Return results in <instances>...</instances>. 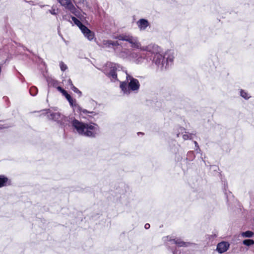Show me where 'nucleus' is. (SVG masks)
Listing matches in <instances>:
<instances>
[{
	"mask_svg": "<svg viewBox=\"0 0 254 254\" xmlns=\"http://www.w3.org/2000/svg\"><path fill=\"white\" fill-rule=\"evenodd\" d=\"M109 68L104 70V73L110 79L112 82L118 81L117 71L122 70L126 74V80L124 81H120V87L123 93L128 95L131 92L137 93L139 88L140 83L139 81L129 74L127 70H124L122 65L118 64L110 63L108 64Z\"/></svg>",
	"mask_w": 254,
	"mask_h": 254,
	"instance_id": "1",
	"label": "nucleus"
},
{
	"mask_svg": "<svg viewBox=\"0 0 254 254\" xmlns=\"http://www.w3.org/2000/svg\"><path fill=\"white\" fill-rule=\"evenodd\" d=\"M71 122L73 129L79 135L90 138H95L100 133V127L95 123H85L75 118L62 115L58 124L62 128L65 127Z\"/></svg>",
	"mask_w": 254,
	"mask_h": 254,
	"instance_id": "2",
	"label": "nucleus"
},
{
	"mask_svg": "<svg viewBox=\"0 0 254 254\" xmlns=\"http://www.w3.org/2000/svg\"><path fill=\"white\" fill-rule=\"evenodd\" d=\"M159 49L158 46L151 44L146 47L145 50L148 52L149 60L162 70L172 65L174 57L171 51H167L164 55L160 54Z\"/></svg>",
	"mask_w": 254,
	"mask_h": 254,
	"instance_id": "3",
	"label": "nucleus"
},
{
	"mask_svg": "<svg viewBox=\"0 0 254 254\" xmlns=\"http://www.w3.org/2000/svg\"><path fill=\"white\" fill-rule=\"evenodd\" d=\"M119 56L121 57H126L136 64H141L144 62L145 60L147 61L149 59L148 52H134L129 51L128 50L124 49L121 52Z\"/></svg>",
	"mask_w": 254,
	"mask_h": 254,
	"instance_id": "4",
	"label": "nucleus"
},
{
	"mask_svg": "<svg viewBox=\"0 0 254 254\" xmlns=\"http://www.w3.org/2000/svg\"><path fill=\"white\" fill-rule=\"evenodd\" d=\"M116 39L120 41H124L130 44V47L132 48L139 49L140 47V43L138 39L136 36H133L128 34H122L118 35Z\"/></svg>",
	"mask_w": 254,
	"mask_h": 254,
	"instance_id": "5",
	"label": "nucleus"
},
{
	"mask_svg": "<svg viewBox=\"0 0 254 254\" xmlns=\"http://www.w3.org/2000/svg\"><path fill=\"white\" fill-rule=\"evenodd\" d=\"M77 112L81 116L85 115L86 116L84 117L90 122L95 121V117L98 115V113L94 111H88L83 109L80 106H77Z\"/></svg>",
	"mask_w": 254,
	"mask_h": 254,
	"instance_id": "6",
	"label": "nucleus"
},
{
	"mask_svg": "<svg viewBox=\"0 0 254 254\" xmlns=\"http://www.w3.org/2000/svg\"><path fill=\"white\" fill-rule=\"evenodd\" d=\"M103 43L105 47L110 48L112 47L115 52L119 55L123 51L122 50V46L118 41L104 40Z\"/></svg>",
	"mask_w": 254,
	"mask_h": 254,
	"instance_id": "7",
	"label": "nucleus"
},
{
	"mask_svg": "<svg viewBox=\"0 0 254 254\" xmlns=\"http://www.w3.org/2000/svg\"><path fill=\"white\" fill-rule=\"evenodd\" d=\"M167 241L170 242L171 244H175L178 247L187 248L190 246V243L185 242L180 238H173L172 237L167 236Z\"/></svg>",
	"mask_w": 254,
	"mask_h": 254,
	"instance_id": "8",
	"label": "nucleus"
},
{
	"mask_svg": "<svg viewBox=\"0 0 254 254\" xmlns=\"http://www.w3.org/2000/svg\"><path fill=\"white\" fill-rule=\"evenodd\" d=\"M45 111L46 112V113L47 114V118L49 120L56 122L58 124L63 114L59 112H53L50 109H46Z\"/></svg>",
	"mask_w": 254,
	"mask_h": 254,
	"instance_id": "9",
	"label": "nucleus"
},
{
	"mask_svg": "<svg viewBox=\"0 0 254 254\" xmlns=\"http://www.w3.org/2000/svg\"><path fill=\"white\" fill-rule=\"evenodd\" d=\"M79 28L88 40L92 41L95 38L94 33L90 30L87 26L83 23L79 27Z\"/></svg>",
	"mask_w": 254,
	"mask_h": 254,
	"instance_id": "10",
	"label": "nucleus"
},
{
	"mask_svg": "<svg viewBox=\"0 0 254 254\" xmlns=\"http://www.w3.org/2000/svg\"><path fill=\"white\" fill-rule=\"evenodd\" d=\"M175 133L177 137H179L180 135H182V137L184 140H188L190 138V134L189 132L186 131V129L182 127H177L175 129Z\"/></svg>",
	"mask_w": 254,
	"mask_h": 254,
	"instance_id": "11",
	"label": "nucleus"
},
{
	"mask_svg": "<svg viewBox=\"0 0 254 254\" xmlns=\"http://www.w3.org/2000/svg\"><path fill=\"white\" fill-rule=\"evenodd\" d=\"M230 244L228 242L222 241L219 243L216 247V251L219 254L226 252L229 248Z\"/></svg>",
	"mask_w": 254,
	"mask_h": 254,
	"instance_id": "12",
	"label": "nucleus"
},
{
	"mask_svg": "<svg viewBox=\"0 0 254 254\" xmlns=\"http://www.w3.org/2000/svg\"><path fill=\"white\" fill-rule=\"evenodd\" d=\"M2 44L4 45V46L3 49H0V53L2 51V52L4 53L3 54L6 56V54L13 50L14 45L11 40H10V42H9L7 44H6L4 41H3Z\"/></svg>",
	"mask_w": 254,
	"mask_h": 254,
	"instance_id": "13",
	"label": "nucleus"
},
{
	"mask_svg": "<svg viewBox=\"0 0 254 254\" xmlns=\"http://www.w3.org/2000/svg\"><path fill=\"white\" fill-rule=\"evenodd\" d=\"M58 1L63 6H67L68 8L70 10V11L77 16L75 13L76 8L70 2V0H58Z\"/></svg>",
	"mask_w": 254,
	"mask_h": 254,
	"instance_id": "14",
	"label": "nucleus"
},
{
	"mask_svg": "<svg viewBox=\"0 0 254 254\" xmlns=\"http://www.w3.org/2000/svg\"><path fill=\"white\" fill-rule=\"evenodd\" d=\"M11 185V180L4 175H0V188Z\"/></svg>",
	"mask_w": 254,
	"mask_h": 254,
	"instance_id": "15",
	"label": "nucleus"
},
{
	"mask_svg": "<svg viewBox=\"0 0 254 254\" xmlns=\"http://www.w3.org/2000/svg\"><path fill=\"white\" fill-rule=\"evenodd\" d=\"M137 24L140 30H145L149 26V22L147 20L142 18L137 21Z\"/></svg>",
	"mask_w": 254,
	"mask_h": 254,
	"instance_id": "16",
	"label": "nucleus"
},
{
	"mask_svg": "<svg viewBox=\"0 0 254 254\" xmlns=\"http://www.w3.org/2000/svg\"><path fill=\"white\" fill-rule=\"evenodd\" d=\"M218 232L217 231L215 230L212 232V234L211 235H206L205 236L206 240H208L209 242H212L214 240L218 237Z\"/></svg>",
	"mask_w": 254,
	"mask_h": 254,
	"instance_id": "17",
	"label": "nucleus"
},
{
	"mask_svg": "<svg viewBox=\"0 0 254 254\" xmlns=\"http://www.w3.org/2000/svg\"><path fill=\"white\" fill-rule=\"evenodd\" d=\"M223 185H224V192L225 193V194L226 195V198L227 199V201L228 202L229 200V197H233V195L232 194V192L228 190L227 191V189H228V185L226 181H223Z\"/></svg>",
	"mask_w": 254,
	"mask_h": 254,
	"instance_id": "18",
	"label": "nucleus"
},
{
	"mask_svg": "<svg viewBox=\"0 0 254 254\" xmlns=\"http://www.w3.org/2000/svg\"><path fill=\"white\" fill-rule=\"evenodd\" d=\"M254 235V233L251 231H247L242 233V236L246 238H252Z\"/></svg>",
	"mask_w": 254,
	"mask_h": 254,
	"instance_id": "19",
	"label": "nucleus"
},
{
	"mask_svg": "<svg viewBox=\"0 0 254 254\" xmlns=\"http://www.w3.org/2000/svg\"><path fill=\"white\" fill-rule=\"evenodd\" d=\"M69 18H71L72 20L73 21L74 24L77 25L78 27H80V26L82 24V23L78 20L77 18H76L75 17L73 16H68Z\"/></svg>",
	"mask_w": 254,
	"mask_h": 254,
	"instance_id": "20",
	"label": "nucleus"
},
{
	"mask_svg": "<svg viewBox=\"0 0 254 254\" xmlns=\"http://www.w3.org/2000/svg\"><path fill=\"white\" fill-rule=\"evenodd\" d=\"M38 88L35 86H32L29 89V93L32 96H36L38 93Z\"/></svg>",
	"mask_w": 254,
	"mask_h": 254,
	"instance_id": "21",
	"label": "nucleus"
},
{
	"mask_svg": "<svg viewBox=\"0 0 254 254\" xmlns=\"http://www.w3.org/2000/svg\"><path fill=\"white\" fill-rule=\"evenodd\" d=\"M171 251H172L173 254H190L189 251H188L187 252V253H186V252H184L183 251H182V252L180 251L179 253H178V250H177V249L176 248H171ZM182 251H183V249H182Z\"/></svg>",
	"mask_w": 254,
	"mask_h": 254,
	"instance_id": "22",
	"label": "nucleus"
},
{
	"mask_svg": "<svg viewBox=\"0 0 254 254\" xmlns=\"http://www.w3.org/2000/svg\"><path fill=\"white\" fill-rule=\"evenodd\" d=\"M68 101L70 105L72 107H74L75 109H76V111H77V106L79 105L76 103V100L75 99H73L72 98H71V99L68 100Z\"/></svg>",
	"mask_w": 254,
	"mask_h": 254,
	"instance_id": "23",
	"label": "nucleus"
},
{
	"mask_svg": "<svg viewBox=\"0 0 254 254\" xmlns=\"http://www.w3.org/2000/svg\"><path fill=\"white\" fill-rule=\"evenodd\" d=\"M240 95L246 100H248L251 97V96H249L248 93L243 89H241L240 90Z\"/></svg>",
	"mask_w": 254,
	"mask_h": 254,
	"instance_id": "24",
	"label": "nucleus"
},
{
	"mask_svg": "<svg viewBox=\"0 0 254 254\" xmlns=\"http://www.w3.org/2000/svg\"><path fill=\"white\" fill-rule=\"evenodd\" d=\"M243 244L247 246H251L253 245V240L252 239H246L243 241Z\"/></svg>",
	"mask_w": 254,
	"mask_h": 254,
	"instance_id": "25",
	"label": "nucleus"
},
{
	"mask_svg": "<svg viewBox=\"0 0 254 254\" xmlns=\"http://www.w3.org/2000/svg\"><path fill=\"white\" fill-rule=\"evenodd\" d=\"M60 66L61 70L63 71H64L67 68V65L63 62L60 63Z\"/></svg>",
	"mask_w": 254,
	"mask_h": 254,
	"instance_id": "26",
	"label": "nucleus"
},
{
	"mask_svg": "<svg viewBox=\"0 0 254 254\" xmlns=\"http://www.w3.org/2000/svg\"><path fill=\"white\" fill-rule=\"evenodd\" d=\"M70 89L74 92L78 94L79 95V96H80V97L81 96L82 92L78 88H77L76 87H75L74 86H73Z\"/></svg>",
	"mask_w": 254,
	"mask_h": 254,
	"instance_id": "27",
	"label": "nucleus"
},
{
	"mask_svg": "<svg viewBox=\"0 0 254 254\" xmlns=\"http://www.w3.org/2000/svg\"><path fill=\"white\" fill-rule=\"evenodd\" d=\"M193 143L195 145V151H196V153H199L200 151V149L199 147V145H198L197 142L196 141H193Z\"/></svg>",
	"mask_w": 254,
	"mask_h": 254,
	"instance_id": "28",
	"label": "nucleus"
},
{
	"mask_svg": "<svg viewBox=\"0 0 254 254\" xmlns=\"http://www.w3.org/2000/svg\"><path fill=\"white\" fill-rule=\"evenodd\" d=\"M57 89L59 91H60L61 93H62L63 95H64V94L66 93V92H67L65 90H64V88H63L61 86H58L57 87Z\"/></svg>",
	"mask_w": 254,
	"mask_h": 254,
	"instance_id": "29",
	"label": "nucleus"
},
{
	"mask_svg": "<svg viewBox=\"0 0 254 254\" xmlns=\"http://www.w3.org/2000/svg\"><path fill=\"white\" fill-rule=\"evenodd\" d=\"M57 89L59 91H60L61 93H62L63 95H64V94L66 93V92H67L65 90H64V88H63L61 86H58L57 87Z\"/></svg>",
	"mask_w": 254,
	"mask_h": 254,
	"instance_id": "30",
	"label": "nucleus"
},
{
	"mask_svg": "<svg viewBox=\"0 0 254 254\" xmlns=\"http://www.w3.org/2000/svg\"><path fill=\"white\" fill-rule=\"evenodd\" d=\"M58 10H56L55 8H54L53 7L50 10H49V12L52 14V15H57V11Z\"/></svg>",
	"mask_w": 254,
	"mask_h": 254,
	"instance_id": "31",
	"label": "nucleus"
},
{
	"mask_svg": "<svg viewBox=\"0 0 254 254\" xmlns=\"http://www.w3.org/2000/svg\"><path fill=\"white\" fill-rule=\"evenodd\" d=\"M78 0V3L79 4H86L87 6V2L86 1V0Z\"/></svg>",
	"mask_w": 254,
	"mask_h": 254,
	"instance_id": "32",
	"label": "nucleus"
},
{
	"mask_svg": "<svg viewBox=\"0 0 254 254\" xmlns=\"http://www.w3.org/2000/svg\"><path fill=\"white\" fill-rule=\"evenodd\" d=\"M64 96L65 97L67 101L68 100H70L72 98L71 96L68 94L67 92H66V93H65Z\"/></svg>",
	"mask_w": 254,
	"mask_h": 254,
	"instance_id": "33",
	"label": "nucleus"
},
{
	"mask_svg": "<svg viewBox=\"0 0 254 254\" xmlns=\"http://www.w3.org/2000/svg\"><path fill=\"white\" fill-rule=\"evenodd\" d=\"M67 84L68 85L70 86V88L73 86H74V85L73 84L72 82V81L70 79H68V80H67Z\"/></svg>",
	"mask_w": 254,
	"mask_h": 254,
	"instance_id": "34",
	"label": "nucleus"
},
{
	"mask_svg": "<svg viewBox=\"0 0 254 254\" xmlns=\"http://www.w3.org/2000/svg\"><path fill=\"white\" fill-rule=\"evenodd\" d=\"M150 225L149 223H146L144 225V228L146 229H149L150 228Z\"/></svg>",
	"mask_w": 254,
	"mask_h": 254,
	"instance_id": "35",
	"label": "nucleus"
},
{
	"mask_svg": "<svg viewBox=\"0 0 254 254\" xmlns=\"http://www.w3.org/2000/svg\"><path fill=\"white\" fill-rule=\"evenodd\" d=\"M138 133H141V134H142V133L141 132H138Z\"/></svg>",
	"mask_w": 254,
	"mask_h": 254,
	"instance_id": "36",
	"label": "nucleus"
},
{
	"mask_svg": "<svg viewBox=\"0 0 254 254\" xmlns=\"http://www.w3.org/2000/svg\"><path fill=\"white\" fill-rule=\"evenodd\" d=\"M254 244V240H253V245Z\"/></svg>",
	"mask_w": 254,
	"mask_h": 254,
	"instance_id": "37",
	"label": "nucleus"
}]
</instances>
